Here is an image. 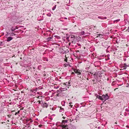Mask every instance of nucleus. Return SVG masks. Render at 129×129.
I'll return each mask as SVG.
<instances>
[{"label":"nucleus","mask_w":129,"mask_h":129,"mask_svg":"<svg viewBox=\"0 0 129 129\" xmlns=\"http://www.w3.org/2000/svg\"><path fill=\"white\" fill-rule=\"evenodd\" d=\"M68 121V120H63L61 123L57 122L56 123V125L58 127L60 126L61 127L62 129H68V125L67 124Z\"/></svg>","instance_id":"f257e3e1"},{"label":"nucleus","mask_w":129,"mask_h":129,"mask_svg":"<svg viewBox=\"0 0 129 129\" xmlns=\"http://www.w3.org/2000/svg\"><path fill=\"white\" fill-rule=\"evenodd\" d=\"M94 78L96 80H98L99 77H102L101 73L99 72H97L94 74Z\"/></svg>","instance_id":"f03ea898"},{"label":"nucleus","mask_w":129,"mask_h":129,"mask_svg":"<svg viewBox=\"0 0 129 129\" xmlns=\"http://www.w3.org/2000/svg\"><path fill=\"white\" fill-rule=\"evenodd\" d=\"M102 101H103V100H104L105 101L106 100H107L109 99V97L108 96V94L106 93L105 95L103 94L102 95Z\"/></svg>","instance_id":"7ed1b4c3"},{"label":"nucleus","mask_w":129,"mask_h":129,"mask_svg":"<svg viewBox=\"0 0 129 129\" xmlns=\"http://www.w3.org/2000/svg\"><path fill=\"white\" fill-rule=\"evenodd\" d=\"M120 66L123 69H126L128 66L125 63H122L120 65Z\"/></svg>","instance_id":"20e7f679"},{"label":"nucleus","mask_w":129,"mask_h":129,"mask_svg":"<svg viewBox=\"0 0 129 129\" xmlns=\"http://www.w3.org/2000/svg\"><path fill=\"white\" fill-rule=\"evenodd\" d=\"M48 105L49 104L48 103H43L41 104V106L43 108H47L48 107Z\"/></svg>","instance_id":"39448f33"},{"label":"nucleus","mask_w":129,"mask_h":129,"mask_svg":"<svg viewBox=\"0 0 129 129\" xmlns=\"http://www.w3.org/2000/svg\"><path fill=\"white\" fill-rule=\"evenodd\" d=\"M74 71L75 73L78 74V75L81 74V73L80 72L81 71L80 70H78L74 69Z\"/></svg>","instance_id":"423d86ee"},{"label":"nucleus","mask_w":129,"mask_h":129,"mask_svg":"<svg viewBox=\"0 0 129 129\" xmlns=\"http://www.w3.org/2000/svg\"><path fill=\"white\" fill-rule=\"evenodd\" d=\"M100 61H98L94 62V64L95 67H98L99 66V64H100Z\"/></svg>","instance_id":"0eeeda50"},{"label":"nucleus","mask_w":129,"mask_h":129,"mask_svg":"<svg viewBox=\"0 0 129 129\" xmlns=\"http://www.w3.org/2000/svg\"><path fill=\"white\" fill-rule=\"evenodd\" d=\"M95 96H96V98H98L100 100H101L102 99V96H101L100 95H99L97 94H95Z\"/></svg>","instance_id":"6e6552de"},{"label":"nucleus","mask_w":129,"mask_h":129,"mask_svg":"<svg viewBox=\"0 0 129 129\" xmlns=\"http://www.w3.org/2000/svg\"><path fill=\"white\" fill-rule=\"evenodd\" d=\"M71 38L72 39V40L71 41L72 42H73V40L75 38V36L74 35H71Z\"/></svg>","instance_id":"1a4fd4ad"},{"label":"nucleus","mask_w":129,"mask_h":129,"mask_svg":"<svg viewBox=\"0 0 129 129\" xmlns=\"http://www.w3.org/2000/svg\"><path fill=\"white\" fill-rule=\"evenodd\" d=\"M60 109L59 110V112H63L64 110L63 108H62L61 107H60Z\"/></svg>","instance_id":"9d476101"},{"label":"nucleus","mask_w":129,"mask_h":129,"mask_svg":"<svg viewBox=\"0 0 129 129\" xmlns=\"http://www.w3.org/2000/svg\"><path fill=\"white\" fill-rule=\"evenodd\" d=\"M13 39V38L12 37H8L7 38V42H9Z\"/></svg>","instance_id":"9b49d317"},{"label":"nucleus","mask_w":129,"mask_h":129,"mask_svg":"<svg viewBox=\"0 0 129 129\" xmlns=\"http://www.w3.org/2000/svg\"><path fill=\"white\" fill-rule=\"evenodd\" d=\"M54 94H55V98H57V97L59 96V95L58 92H55L54 93Z\"/></svg>","instance_id":"f8f14e48"},{"label":"nucleus","mask_w":129,"mask_h":129,"mask_svg":"<svg viewBox=\"0 0 129 129\" xmlns=\"http://www.w3.org/2000/svg\"><path fill=\"white\" fill-rule=\"evenodd\" d=\"M52 37H48L47 39V40L48 41H51L52 39Z\"/></svg>","instance_id":"ddd939ff"},{"label":"nucleus","mask_w":129,"mask_h":129,"mask_svg":"<svg viewBox=\"0 0 129 129\" xmlns=\"http://www.w3.org/2000/svg\"><path fill=\"white\" fill-rule=\"evenodd\" d=\"M43 60L44 61H48V59L47 58V57H44L43 58Z\"/></svg>","instance_id":"4468645a"},{"label":"nucleus","mask_w":129,"mask_h":129,"mask_svg":"<svg viewBox=\"0 0 129 129\" xmlns=\"http://www.w3.org/2000/svg\"><path fill=\"white\" fill-rule=\"evenodd\" d=\"M120 20V19H118L115 20H114L113 21V23H114L115 22H117Z\"/></svg>","instance_id":"2eb2a0df"},{"label":"nucleus","mask_w":129,"mask_h":129,"mask_svg":"<svg viewBox=\"0 0 129 129\" xmlns=\"http://www.w3.org/2000/svg\"><path fill=\"white\" fill-rule=\"evenodd\" d=\"M116 83V81H114L112 82V85H114Z\"/></svg>","instance_id":"dca6fc26"},{"label":"nucleus","mask_w":129,"mask_h":129,"mask_svg":"<svg viewBox=\"0 0 129 129\" xmlns=\"http://www.w3.org/2000/svg\"><path fill=\"white\" fill-rule=\"evenodd\" d=\"M60 90L61 91H63L64 90H65L66 89V88H62L61 87L60 89Z\"/></svg>","instance_id":"f3484780"},{"label":"nucleus","mask_w":129,"mask_h":129,"mask_svg":"<svg viewBox=\"0 0 129 129\" xmlns=\"http://www.w3.org/2000/svg\"><path fill=\"white\" fill-rule=\"evenodd\" d=\"M85 32L83 31H82L80 32V34L81 35H84Z\"/></svg>","instance_id":"a211bd4d"},{"label":"nucleus","mask_w":129,"mask_h":129,"mask_svg":"<svg viewBox=\"0 0 129 129\" xmlns=\"http://www.w3.org/2000/svg\"><path fill=\"white\" fill-rule=\"evenodd\" d=\"M69 104H70L69 106H70L72 108L73 106V105H72V102H70Z\"/></svg>","instance_id":"6ab92c4d"},{"label":"nucleus","mask_w":129,"mask_h":129,"mask_svg":"<svg viewBox=\"0 0 129 129\" xmlns=\"http://www.w3.org/2000/svg\"><path fill=\"white\" fill-rule=\"evenodd\" d=\"M56 6V5H55L52 8V10L53 11L55 9Z\"/></svg>","instance_id":"aec40b11"},{"label":"nucleus","mask_w":129,"mask_h":129,"mask_svg":"<svg viewBox=\"0 0 129 129\" xmlns=\"http://www.w3.org/2000/svg\"><path fill=\"white\" fill-rule=\"evenodd\" d=\"M90 28H93V27L96 28V26H94V25L90 26Z\"/></svg>","instance_id":"412c9836"},{"label":"nucleus","mask_w":129,"mask_h":129,"mask_svg":"<svg viewBox=\"0 0 129 129\" xmlns=\"http://www.w3.org/2000/svg\"><path fill=\"white\" fill-rule=\"evenodd\" d=\"M16 29L15 28H14L13 27H12L11 28V30L12 31V32L15 30Z\"/></svg>","instance_id":"4be33fe9"},{"label":"nucleus","mask_w":129,"mask_h":129,"mask_svg":"<svg viewBox=\"0 0 129 129\" xmlns=\"http://www.w3.org/2000/svg\"><path fill=\"white\" fill-rule=\"evenodd\" d=\"M109 56H110V55H107L108 58L107 59H106V60H109L110 59V58L109 57Z\"/></svg>","instance_id":"5701e85b"},{"label":"nucleus","mask_w":129,"mask_h":129,"mask_svg":"<svg viewBox=\"0 0 129 129\" xmlns=\"http://www.w3.org/2000/svg\"><path fill=\"white\" fill-rule=\"evenodd\" d=\"M47 15L49 17H50L51 15V14L50 13H48L47 14Z\"/></svg>","instance_id":"b1692460"},{"label":"nucleus","mask_w":129,"mask_h":129,"mask_svg":"<svg viewBox=\"0 0 129 129\" xmlns=\"http://www.w3.org/2000/svg\"><path fill=\"white\" fill-rule=\"evenodd\" d=\"M98 18H100V19H107V17H104L103 18H100V17H98Z\"/></svg>","instance_id":"393cba45"},{"label":"nucleus","mask_w":129,"mask_h":129,"mask_svg":"<svg viewBox=\"0 0 129 129\" xmlns=\"http://www.w3.org/2000/svg\"><path fill=\"white\" fill-rule=\"evenodd\" d=\"M19 112H20V111H18V112H16L15 113V115H16L18 113H19Z\"/></svg>","instance_id":"a878e982"},{"label":"nucleus","mask_w":129,"mask_h":129,"mask_svg":"<svg viewBox=\"0 0 129 129\" xmlns=\"http://www.w3.org/2000/svg\"><path fill=\"white\" fill-rule=\"evenodd\" d=\"M39 127H44V126L42 125H39Z\"/></svg>","instance_id":"bb28decb"},{"label":"nucleus","mask_w":129,"mask_h":129,"mask_svg":"<svg viewBox=\"0 0 129 129\" xmlns=\"http://www.w3.org/2000/svg\"><path fill=\"white\" fill-rule=\"evenodd\" d=\"M58 82H59V84H61V83H62V82H61V80H58Z\"/></svg>","instance_id":"cd10ccee"},{"label":"nucleus","mask_w":129,"mask_h":129,"mask_svg":"<svg viewBox=\"0 0 129 129\" xmlns=\"http://www.w3.org/2000/svg\"><path fill=\"white\" fill-rule=\"evenodd\" d=\"M67 66H69L70 67H72L71 65L69 64H67Z\"/></svg>","instance_id":"c85d7f7f"},{"label":"nucleus","mask_w":129,"mask_h":129,"mask_svg":"<svg viewBox=\"0 0 129 129\" xmlns=\"http://www.w3.org/2000/svg\"><path fill=\"white\" fill-rule=\"evenodd\" d=\"M64 60L65 61L67 62V58H66L64 59Z\"/></svg>","instance_id":"c756f323"},{"label":"nucleus","mask_w":129,"mask_h":129,"mask_svg":"<svg viewBox=\"0 0 129 129\" xmlns=\"http://www.w3.org/2000/svg\"><path fill=\"white\" fill-rule=\"evenodd\" d=\"M54 88H55L56 89H57V88H58V86H57L56 87V86H54Z\"/></svg>","instance_id":"7c9ffc66"},{"label":"nucleus","mask_w":129,"mask_h":129,"mask_svg":"<svg viewBox=\"0 0 129 129\" xmlns=\"http://www.w3.org/2000/svg\"><path fill=\"white\" fill-rule=\"evenodd\" d=\"M63 66L64 67H66L67 65V64H63Z\"/></svg>","instance_id":"2f4dec72"},{"label":"nucleus","mask_w":129,"mask_h":129,"mask_svg":"<svg viewBox=\"0 0 129 129\" xmlns=\"http://www.w3.org/2000/svg\"><path fill=\"white\" fill-rule=\"evenodd\" d=\"M38 102H39V104H41V102L40 101V100L38 101Z\"/></svg>","instance_id":"473e14b6"},{"label":"nucleus","mask_w":129,"mask_h":129,"mask_svg":"<svg viewBox=\"0 0 129 129\" xmlns=\"http://www.w3.org/2000/svg\"><path fill=\"white\" fill-rule=\"evenodd\" d=\"M77 45L79 46H81V45L80 44H79V43H78Z\"/></svg>","instance_id":"72a5a7b5"},{"label":"nucleus","mask_w":129,"mask_h":129,"mask_svg":"<svg viewBox=\"0 0 129 129\" xmlns=\"http://www.w3.org/2000/svg\"><path fill=\"white\" fill-rule=\"evenodd\" d=\"M69 37H66V39H67V40H69Z\"/></svg>","instance_id":"f704fd0d"},{"label":"nucleus","mask_w":129,"mask_h":129,"mask_svg":"<svg viewBox=\"0 0 129 129\" xmlns=\"http://www.w3.org/2000/svg\"><path fill=\"white\" fill-rule=\"evenodd\" d=\"M30 120V122H32V121H33V120H31V119H30V120Z\"/></svg>","instance_id":"c9c22d12"},{"label":"nucleus","mask_w":129,"mask_h":129,"mask_svg":"<svg viewBox=\"0 0 129 129\" xmlns=\"http://www.w3.org/2000/svg\"><path fill=\"white\" fill-rule=\"evenodd\" d=\"M11 115H8V116L9 117H10Z\"/></svg>","instance_id":"e433bc0d"},{"label":"nucleus","mask_w":129,"mask_h":129,"mask_svg":"<svg viewBox=\"0 0 129 129\" xmlns=\"http://www.w3.org/2000/svg\"><path fill=\"white\" fill-rule=\"evenodd\" d=\"M15 34L14 33H12V35H15Z\"/></svg>","instance_id":"4c0bfd02"},{"label":"nucleus","mask_w":129,"mask_h":129,"mask_svg":"<svg viewBox=\"0 0 129 129\" xmlns=\"http://www.w3.org/2000/svg\"><path fill=\"white\" fill-rule=\"evenodd\" d=\"M118 89V88H115V89H114V90L115 91L116 89Z\"/></svg>","instance_id":"58836bf2"},{"label":"nucleus","mask_w":129,"mask_h":129,"mask_svg":"<svg viewBox=\"0 0 129 129\" xmlns=\"http://www.w3.org/2000/svg\"><path fill=\"white\" fill-rule=\"evenodd\" d=\"M63 119H65V117H63Z\"/></svg>","instance_id":"ea45409f"},{"label":"nucleus","mask_w":129,"mask_h":129,"mask_svg":"<svg viewBox=\"0 0 129 129\" xmlns=\"http://www.w3.org/2000/svg\"><path fill=\"white\" fill-rule=\"evenodd\" d=\"M41 97V96H39L38 97V98H39V97Z\"/></svg>","instance_id":"a19ab883"},{"label":"nucleus","mask_w":129,"mask_h":129,"mask_svg":"<svg viewBox=\"0 0 129 129\" xmlns=\"http://www.w3.org/2000/svg\"><path fill=\"white\" fill-rule=\"evenodd\" d=\"M94 81V80H92V81Z\"/></svg>","instance_id":"79ce46f5"},{"label":"nucleus","mask_w":129,"mask_h":129,"mask_svg":"<svg viewBox=\"0 0 129 129\" xmlns=\"http://www.w3.org/2000/svg\"><path fill=\"white\" fill-rule=\"evenodd\" d=\"M71 119H70V121H71Z\"/></svg>","instance_id":"37998d69"},{"label":"nucleus","mask_w":129,"mask_h":129,"mask_svg":"<svg viewBox=\"0 0 129 129\" xmlns=\"http://www.w3.org/2000/svg\"><path fill=\"white\" fill-rule=\"evenodd\" d=\"M72 73V74H73V73Z\"/></svg>","instance_id":"c03bdc74"},{"label":"nucleus","mask_w":129,"mask_h":129,"mask_svg":"<svg viewBox=\"0 0 129 129\" xmlns=\"http://www.w3.org/2000/svg\"><path fill=\"white\" fill-rule=\"evenodd\" d=\"M123 78V79H124V78Z\"/></svg>","instance_id":"a18cd8bd"},{"label":"nucleus","mask_w":129,"mask_h":129,"mask_svg":"<svg viewBox=\"0 0 129 129\" xmlns=\"http://www.w3.org/2000/svg\"><path fill=\"white\" fill-rule=\"evenodd\" d=\"M128 86H129V85H128Z\"/></svg>","instance_id":"49530a36"}]
</instances>
